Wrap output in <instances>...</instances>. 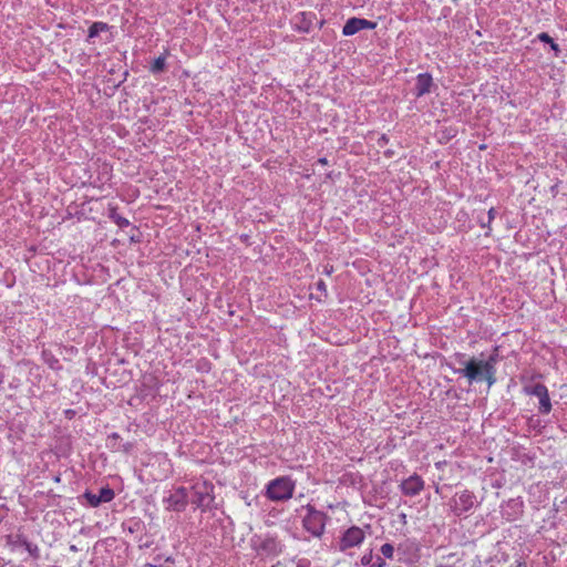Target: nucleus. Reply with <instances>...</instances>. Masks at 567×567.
<instances>
[{"instance_id":"nucleus-3","label":"nucleus","mask_w":567,"mask_h":567,"mask_svg":"<svg viewBox=\"0 0 567 567\" xmlns=\"http://www.w3.org/2000/svg\"><path fill=\"white\" fill-rule=\"evenodd\" d=\"M327 515L317 511L313 506L307 505V515L303 517L302 525L307 532L315 537H321L326 527Z\"/></svg>"},{"instance_id":"nucleus-27","label":"nucleus","mask_w":567,"mask_h":567,"mask_svg":"<svg viewBox=\"0 0 567 567\" xmlns=\"http://www.w3.org/2000/svg\"><path fill=\"white\" fill-rule=\"evenodd\" d=\"M120 437V435L117 433H113L109 436V439H114V440H117Z\"/></svg>"},{"instance_id":"nucleus-28","label":"nucleus","mask_w":567,"mask_h":567,"mask_svg":"<svg viewBox=\"0 0 567 567\" xmlns=\"http://www.w3.org/2000/svg\"><path fill=\"white\" fill-rule=\"evenodd\" d=\"M318 163L322 164V165H326L327 164V158L322 157L318 161Z\"/></svg>"},{"instance_id":"nucleus-6","label":"nucleus","mask_w":567,"mask_h":567,"mask_svg":"<svg viewBox=\"0 0 567 567\" xmlns=\"http://www.w3.org/2000/svg\"><path fill=\"white\" fill-rule=\"evenodd\" d=\"M524 391L527 395L537 396L539 399V413L549 414L551 411V403L548 389L543 383H537L533 386H525Z\"/></svg>"},{"instance_id":"nucleus-22","label":"nucleus","mask_w":567,"mask_h":567,"mask_svg":"<svg viewBox=\"0 0 567 567\" xmlns=\"http://www.w3.org/2000/svg\"><path fill=\"white\" fill-rule=\"evenodd\" d=\"M47 363L49 364V367L53 370H58L60 369V364H59V360L55 359L54 357H51L50 359L47 360Z\"/></svg>"},{"instance_id":"nucleus-4","label":"nucleus","mask_w":567,"mask_h":567,"mask_svg":"<svg viewBox=\"0 0 567 567\" xmlns=\"http://www.w3.org/2000/svg\"><path fill=\"white\" fill-rule=\"evenodd\" d=\"M192 489V503L202 511L210 509L215 499L213 495L214 486L210 483L202 482L194 484Z\"/></svg>"},{"instance_id":"nucleus-23","label":"nucleus","mask_w":567,"mask_h":567,"mask_svg":"<svg viewBox=\"0 0 567 567\" xmlns=\"http://www.w3.org/2000/svg\"><path fill=\"white\" fill-rule=\"evenodd\" d=\"M381 553L384 556V558H390V543H385L381 546Z\"/></svg>"},{"instance_id":"nucleus-25","label":"nucleus","mask_w":567,"mask_h":567,"mask_svg":"<svg viewBox=\"0 0 567 567\" xmlns=\"http://www.w3.org/2000/svg\"><path fill=\"white\" fill-rule=\"evenodd\" d=\"M296 567H310V561L308 559H300Z\"/></svg>"},{"instance_id":"nucleus-21","label":"nucleus","mask_w":567,"mask_h":567,"mask_svg":"<svg viewBox=\"0 0 567 567\" xmlns=\"http://www.w3.org/2000/svg\"><path fill=\"white\" fill-rule=\"evenodd\" d=\"M538 39L539 41L544 42V43H553L554 39L546 32H542L538 34Z\"/></svg>"},{"instance_id":"nucleus-8","label":"nucleus","mask_w":567,"mask_h":567,"mask_svg":"<svg viewBox=\"0 0 567 567\" xmlns=\"http://www.w3.org/2000/svg\"><path fill=\"white\" fill-rule=\"evenodd\" d=\"M252 546L258 554L278 555L281 551L279 542L274 537H256L252 539Z\"/></svg>"},{"instance_id":"nucleus-19","label":"nucleus","mask_w":567,"mask_h":567,"mask_svg":"<svg viewBox=\"0 0 567 567\" xmlns=\"http://www.w3.org/2000/svg\"><path fill=\"white\" fill-rule=\"evenodd\" d=\"M316 288L318 291H320L323 296H327V286L326 282L320 279L316 282Z\"/></svg>"},{"instance_id":"nucleus-24","label":"nucleus","mask_w":567,"mask_h":567,"mask_svg":"<svg viewBox=\"0 0 567 567\" xmlns=\"http://www.w3.org/2000/svg\"><path fill=\"white\" fill-rule=\"evenodd\" d=\"M495 216H496V210L494 207L489 208L488 213H487V220L488 223L492 224V221L495 219Z\"/></svg>"},{"instance_id":"nucleus-9","label":"nucleus","mask_w":567,"mask_h":567,"mask_svg":"<svg viewBox=\"0 0 567 567\" xmlns=\"http://www.w3.org/2000/svg\"><path fill=\"white\" fill-rule=\"evenodd\" d=\"M168 511L182 512L187 505V492L185 487H178L174 493L164 497Z\"/></svg>"},{"instance_id":"nucleus-7","label":"nucleus","mask_w":567,"mask_h":567,"mask_svg":"<svg viewBox=\"0 0 567 567\" xmlns=\"http://www.w3.org/2000/svg\"><path fill=\"white\" fill-rule=\"evenodd\" d=\"M364 539V532L357 526L348 528L339 542V549L344 551L349 548L360 545Z\"/></svg>"},{"instance_id":"nucleus-29","label":"nucleus","mask_w":567,"mask_h":567,"mask_svg":"<svg viewBox=\"0 0 567 567\" xmlns=\"http://www.w3.org/2000/svg\"><path fill=\"white\" fill-rule=\"evenodd\" d=\"M516 567H527L525 563L518 561Z\"/></svg>"},{"instance_id":"nucleus-26","label":"nucleus","mask_w":567,"mask_h":567,"mask_svg":"<svg viewBox=\"0 0 567 567\" xmlns=\"http://www.w3.org/2000/svg\"><path fill=\"white\" fill-rule=\"evenodd\" d=\"M550 48H551L554 51H558V50H559V47H558V44H557L555 41H553V43H550Z\"/></svg>"},{"instance_id":"nucleus-13","label":"nucleus","mask_w":567,"mask_h":567,"mask_svg":"<svg viewBox=\"0 0 567 567\" xmlns=\"http://www.w3.org/2000/svg\"><path fill=\"white\" fill-rule=\"evenodd\" d=\"M433 86V79L429 73H420L416 76L414 93L417 97L429 94Z\"/></svg>"},{"instance_id":"nucleus-11","label":"nucleus","mask_w":567,"mask_h":567,"mask_svg":"<svg viewBox=\"0 0 567 567\" xmlns=\"http://www.w3.org/2000/svg\"><path fill=\"white\" fill-rule=\"evenodd\" d=\"M377 23L361 18H351L343 25L342 33L347 37L353 35L363 29H374Z\"/></svg>"},{"instance_id":"nucleus-16","label":"nucleus","mask_w":567,"mask_h":567,"mask_svg":"<svg viewBox=\"0 0 567 567\" xmlns=\"http://www.w3.org/2000/svg\"><path fill=\"white\" fill-rule=\"evenodd\" d=\"M107 29V24L106 23H103V22H94L90 28H89V37L90 38H94L96 37L101 31H104Z\"/></svg>"},{"instance_id":"nucleus-10","label":"nucleus","mask_w":567,"mask_h":567,"mask_svg":"<svg viewBox=\"0 0 567 567\" xmlns=\"http://www.w3.org/2000/svg\"><path fill=\"white\" fill-rule=\"evenodd\" d=\"M115 496V493L110 487H102L99 492V494H94L90 491H86L83 495V497L87 501L90 506L97 507L102 503H109L111 502Z\"/></svg>"},{"instance_id":"nucleus-2","label":"nucleus","mask_w":567,"mask_h":567,"mask_svg":"<svg viewBox=\"0 0 567 567\" xmlns=\"http://www.w3.org/2000/svg\"><path fill=\"white\" fill-rule=\"evenodd\" d=\"M295 482L288 476L277 477L267 485V496L271 501H288L292 497Z\"/></svg>"},{"instance_id":"nucleus-20","label":"nucleus","mask_w":567,"mask_h":567,"mask_svg":"<svg viewBox=\"0 0 567 567\" xmlns=\"http://www.w3.org/2000/svg\"><path fill=\"white\" fill-rule=\"evenodd\" d=\"M478 224L482 228H486L487 231L485 233L486 236H489V234L492 233V226H491V223H488V220H484L483 218H480L478 219Z\"/></svg>"},{"instance_id":"nucleus-12","label":"nucleus","mask_w":567,"mask_h":567,"mask_svg":"<svg viewBox=\"0 0 567 567\" xmlns=\"http://www.w3.org/2000/svg\"><path fill=\"white\" fill-rule=\"evenodd\" d=\"M400 488L405 496H415L424 488V481L421 476L414 474L404 480Z\"/></svg>"},{"instance_id":"nucleus-18","label":"nucleus","mask_w":567,"mask_h":567,"mask_svg":"<svg viewBox=\"0 0 567 567\" xmlns=\"http://www.w3.org/2000/svg\"><path fill=\"white\" fill-rule=\"evenodd\" d=\"M111 218H112V219L114 220V223H115L118 227H121V228H123V227H127V226L130 225V221H128L125 217H122V216H121V215H118V214L113 213V214L111 215Z\"/></svg>"},{"instance_id":"nucleus-5","label":"nucleus","mask_w":567,"mask_h":567,"mask_svg":"<svg viewBox=\"0 0 567 567\" xmlns=\"http://www.w3.org/2000/svg\"><path fill=\"white\" fill-rule=\"evenodd\" d=\"M475 501L474 493L464 489L451 498L450 507L455 515L461 516L474 507Z\"/></svg>"},{"instance_id":"nucleus-15","label":"nucleus","mask_w":567,"mask_h":567,"mask_svg":"<svg viewBox=\"0 0 567 567\" xmlns=\"http://www.w3.org/2000/svg\"><path fill=\"white\" fill-rule=\"evenodd\" d=\"M165 66H166V58H165V55H161L154 60L150 70L152 73L158 74L165 70Z\"/></svg>"},{"instance_id":"nucleus-17","label":"nucleus","mask_w":567,"mask_h":567,"mask_svg":"<svg viewBox=\"0 0 567 567\" xmlns=\"http://www.w3.org/2000/svg\"><path fill=\"white\" fill-rule=\"evenodd\" d=\"M23 546L25 547V549L28 550V553L33 557V558H38L39 557V548L37 545L28 542V540H23L22 542Z\"/></svg>"},{"instance_id":"nucleus-14","label":"nucleus","mask_w":567,"mask_h":567,"mask_svg":"<svg viewBox=\"0 0 567 567\" xmlns=\"http://www.w3.org/2000/svg\"><path fill=\"white\" fill-rule=\"evenodd\" d=\"M361 564L367 567H383L385 565V560L379 555L373 556L372 553H369L362 556Z\"/></svg>"},{"instance_id":"nucleus-1","label":"nucleus","mask_w":567,"mask_h":567,"mask_svg":"<svg viewBox=\"0 0 567 567\" xmlns=\"http://www.w3.org/2000/svg\"><path fill=\"white\" fill-rule=\"evenodd\" d=\"M496 362L495 355H489L487 360L472 357L457 373L464 377L470 384L485 381L488 386H492L496 382Z\"/></svg>"}]
</instances>
